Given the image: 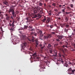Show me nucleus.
<instances>
[{
    "mask_svg": "<svg viewBox=\"0 0 75 75\" xmlns=\"http://www.w3.org/2000/svg\"><path fill=\"white\" fill-rule=\"evenodd\" d=\"M21 40H23L24 41V42L23 43L22 45H21V47L22 48H25L27 46V43L28 42V41H32L33 42H38V40L36 39L35 40L34 39L31 40L28 38L26 37L25 35H21Z\"/></svg>",
    "mask_w": 75,
    "mask_h": 75,
    "instance_id": "obj_1",
    "label": "nucleus"
},
{
    "mask_svg": "<svg viewBox=\"0 0 75 75\" xmlns=\"http://www.w3.org/2000/svg\"><path fill=\"white\" fill-rule=\"evenodd\" d=\"M33 12L34 13H38L40 10V8L39 6H38L35 8H33Z\"/></svg>",
    "mask_w": 75,
    "mask_h": 75,
    "instance_id": "obj_2",
    "label": "nucleus"
},
{
    "mask_svg": "<svg viewBox=\"0 0 75 75\" xmlns=\"http://www.w3.org/2000/svg\"><path fill=\"white\" fill-rule=\"evenodd\" d=\"M13 22L12 24V27L11 28H9V30L11 31H13L14 30V22H15V21L14 20H13Z\"/></svg>",
    "mask_w": 75,
    "mask_h": 75,
    "instance_id": "obj_3",
    "label": "nucleus"
},
{
    "mask_svg": "<svg viewBox=\"0 0 75 75\" xmlns=\"http://www.w3.org/2000/svg\"><path fill=\"white\" fill-rule=\"evenodd\" d=\"M36 54H37V53H35L33 55L34 59H36V60H35V61H36L37 59H39L40 58V57L38 56H37V55H36Z\"/></svg>",
    "mask_w": 75,
    "mask_h": 75,
    "instance_id": "obj_4",
    "label": "nucleus"
},
{
    "mask_svg": "<svg viewBox=\"0 0 75 75\" xmlns=\"http://www.w3.org/2000/svg\"><path fill=\"white\" fill-rule=\"evenodd\" d=\"M14 12V7H11L9 9V11H8L9 14H10V13L11 12V13Z\"/></svg>",
    "mask_w": 75,
    "mask_h": 75,
    "instance_id": "obj_5",
    "label": "nucleus"
},
{
    "mask_svg": "<svg viewBox=\"0 0 75 75\" xmlns=\"http://www.w3.org/2000/svg\"><path fill=\"white\" fill-rule=\"evenodd\" d=\"M39 66L42 69H45V65H44V64H43V63H40Z\"/></svg>",
    "mask_w": 75,
    "mask_h": 75,
    "instance_id": "obj_6",
    "label": "nucleus"
},
{
    "mask_svg": "<svg viewBox=\"0 0 75 75\" xmlns=\"http://www.w3.org/2000/svg\"><path fill=\"white\" fill-rule=\"evenodd\" d=\"M42 16V15H40V14L39 13H38L37 14H35L34 15V17L35 18V17H39V18H41Z\"/></svg>",
    "mask_w": 75,
    "mask_h": 75,
    "instance_id": "obj_7",
    "label": "nucleus"
},
{
    "mask_svg": "<svg viewBox=\"0 0 75 75\" xmlns=\"http://www.w3.org/2000/svg\"><path fill=\"white\" fill-rule=\"evenodd\" d=\"M68 71L69 72H71V73H70V74H74V72H75V70H72L71 68H70L68 70Z\"/></svg>",
    "mask_w": 75,
    "mask_h": 75,
    "instance_id": "obj_8",
    "label": "nucleus"
},
{
    "mask_svg": "<svg viewBox=\"0 0 75 75\" xmlns=\"http://www.w3.org/2000/svg\"><path fill=\"white\" fill-rule=\"evenodd\" d=\"M57 37L58 38V39L59 40H61L62 38L64 37V36L62 35H58L57 36Z\"/></svg>",
    "mask_w": 75,
    "mask_h": 75,
    "instance_id": "obj_9",
    "label": "nucleus"
},
{
    "mask_svg": "<svg viewBox=\"0 0 75 75\" xmlns=\"http://www.w3.org/2000/svg\"><path fill=\"white\" fill-rule=\"evenodd\" d=\"M52 37V36L51 35H48L47 36H44L45 38H51Z\"/></svg>",
    "mask_w": 75,
    "mask_h": 75,
    "instance_id": "obj_10",
    "label": "nucleus"
},
{
    "mask_svg": "<svg viewBox=\"0 0 75 75\" xmlns=\"http://www.w3.org/2000/svg\"><path fill=\"white\" fill-rule=\"evenodd\" d=\"M42 31H39L38 32V34H40V37H42L43 36V34L42 33Z\"/></svg>",
    "mask_w": 75,
    "mask_h": 75,
    "instance_id": "obj_11",
    "label": "nucleus"
},
{
    "mask_svg": "<svg viewBox=\"0 0 75 75\" xmlns=\"http://www.w3.org/2000/svg\"><path fill=\"white\" fill-rule=\"evenodd\" d=\"M50 21H51V19H50V18H48L46 22V24L49 23V22Z\"/></svg>",
    "mask_w": 75,
    "mask_h": 75,
    "instance_id": "obj_12",
    "label": "nucleus"
},
{
    "mask_svg": "<svg viewBox=\"0 0 75 75\" xmlns=\"http://www.w3.org/2000/svg\"><path fill=\"white\" fill-rule=\"evenodd\" d=\"M12 14L13 16L14 17V18H15V17H16V12L15 11L12 13Z\"/></svg>",
    "mask_w": 75,
    "mask_h": 75,
    "instance_id": "obj_13",
    "label": "nucleus"
},
{
    "mask_svg": "<svg viewBox=\"0 0 75 75\" xmlns=\"http://www.w3.org/2000/svg\"><path fill=\"white\" fill-rule=\"evenodd\" d=\"M49 52L50 54H52V52H53V49L51 48L49 49Z\"/></svg>",
    "mask_w": 75,
    "mask_h": 75,
    "instance_id": "obj_14",
    "label": "nucleus"
},
{
    "mask_svg": "<svg viewBox=\"0 0 75 75\" xmlns=\"http://www.w3.org/2000/svg\"><path fill=\"white\" fill-rule=\"evenodd\" d=\"M39 13L41 14H42V16H43L44 15V13H43V10L42 9L41 10H40V11Z\"/></svg>",
    "mask_w": 75,
    "mask_h": 75,
    "instance_id": "obj_15",
    "label": "nucleus"
},
{
    "mask_svg": "<svg viewBox=\"0 0 75 75\" xmlns=\"http://www.w3.org/2000/svg\"><path fill=\"white\" fill-rule=\"evenodd\" d=\"M4 4L7 6H8V2H7L6 1H5V2H4Z\"/></svg>",
    "mask_w": 75,
    "mask_h": 75,
    "instance_id": "obj_16",
    "label": "nucleus"
},
{
    "mask_svg": "<svg viewBox=\"0 0 75 75\" xmlns=\"http://www.w3.org/2000/svg\"><path fill=\"white\" fill-rule=\"evenodd\" d=\"M62 8H64L62 10V12H65V9H66V8H65V7H62Z\"/></svg>",
    "mask_w": 75,
    "mask_h": 75,
    "instance_id": "obj_17",
    "label": "nucleus"
},
{
    "mask_svg": "<svg viewBox=\"0 0 75 75\" xmlns=\"http://www.w3.org/2000/svg\"><path fill=\"white\" fill-rule=\"evenodd\" d=\"M68 30L69 29L68 28H66L64 30L65 32H66V33H67V32H68Z\"/></svg>",
    "mask_w": 75,
    "mask_h": 75,
    "instance_id": "obj_18",
    "label": "nucleus"
},
{
    "mask_svg": "<svg viewBox=\"0 0 75 75\" xmlns=\"http://www.w3.org/2000/svg\"><path fill=\"white\" fill-rule=\"evenodd\" d=\"M10 19V16L6 17V21H8Z\"/></svg>",
    "mask_w": 75,
    "mask_h": 75,
    "instance_id": "obj_19",
    "label": "nucleus"
},
{
    "mask_svg": "<svg viewBox=\"0 0 75 75\" xmlns=\"http://www.w3.org/2000/svg\"><path fill=\"white\" fill-rule=\"evenodd\" d=\"M66 50H67L65 49L62 50V52H63V53L64 55H65V51Z\"/></svg>",
    "mask_w": 75,
    "mask_h": 75,
    "instance_id": "obj_20",
    "label": "nucleus"
},
{
    "mask_svg": "<svg viewBox=\"0 0 75 75\" xmlns=\"http://www.w3.org/2000/svg\"><path fill=\"white\" fill-rule=\"evenodd\" d=\"M34 43L35 45V47H37V45H38V42H35Z\"/></svg>",
    "mask_w": 75,
    "mask_h": 75,
    "instance_id": "obj_21",
    "label": "nucleus"
},
{
    "mask_svg": "<svg viewBox=\"0 0 75 75\" xmlns=\"http://www.w3.org/2000/svg\"><path fill=\"white\" fill-rule=\"evenodd\" d=\"M39 4L40 6H42L43 5V4H42L41 2H39Z\"/></svg>",
    "mask_w": 75,
    "mask_h": 75,
    "instance_id": "obj_22",
    "label": "nucleus"
},
{
    "mask_svg": "<svg viewBox=\"0 0 75 75\" xmlns=\"http://www.w3.org/2000/svg\"><path fill=\"white\" fill-rule=\"evenodd\" d=\"M40 46L41 47V49H43V48L44 47V45H42L41 44L40 45Z\"/></svg>",
    "mask_w": 75,
    "mask_h": 75,
    "instance_id": "obj_23",
    "label": "nucleus"
},
{
    "mask_svg": "<svg viewBox=\"0 0 75 75\" xmlns=\"http://www.w3.org/2000/svg\"><path fill=\"white\" fill-rule=\"evenodd\" d=\"M59 61H60V62H62V63H63V62H64V61H63V60H62V59H61V58L59 59Z\"/></svg>",
    "mask_w": 75,
    "mask_h": 75,
    "instance_id": "obj_24",
    "label": "nucleus"
},
{
    "mask_svg": "<svg viewBox=\"0 0 75 75\" xmlns=\"http://www.w3.org/2000/svg\"><path fill=\"white\" fill-rule=\"evenodd\" d=\"M68 64L67 63H65L64 64V66L66 67H68Z\"/></svg>",
    "mask_w": 75,
    "mask_h": 75,
    "instance_id": "obj_25",
    "label": "nucleus"
},
{
    "mask_svg": "<svg viewBox=\"0 0 75 75\" xmlns=\"http://www.w3.org/2000/svg\"><path fill=\"white\" fill-rule=\"evenodd\" d=\"M67 9L68 10H71V8L69 6H67Z\"/></svg>",
    "mask_w": 75,
    "mask_h": 75,
    "instance_id": "obj_26",
    "label": "nucleus"
},
{
    "mask_svg": "<svg viewBox=\"0 0 75 75\" xmlns=\"http://www.w3.org/2000/svg\"><path fill=\"white\" fill-rule=\"evenodd\" d=\"M28 27V26L26 25H24V28L25 29V30H26V29H27V28Z\"/></svg>",
    "mask_w": 75,
    "mask_h": 75,
    "instance_id": "obj_27",
    "label": "nucleus"
},
{
    "mask_svg": "<svg viewBox=\"0 0 75 75\" xmlns=\"http://www.w3.org/2000/svg\"><path fill=\"white\" fill-rule=\"evenodd\" d=\"M39 70L40 72H42V71H44V69H42V68H41V67H40V69Z\"/></svg>",
    "mask_w": 75,
    "mask_h": 75,
    "instance_id": "obj_28",
    "label": "nucleus"
},
{
    "mask_svg": "<svg viewBox=\"0 0 75 75\" xmlns=\"http://www.w3.org/2000/svg\"><path fill=\"white\" fill-rule=\"evenodd\" d=\"M3 17V15H0V18L2 19Z\"/></svg>",
    "mask_w": 75,
    "mask_h": 75,
    "instance_id": "obj_29",
    "label": "nucleus"
},
{
    "mask_svg": "<svg viewBox=\"0 0 75 75\" xmlns=\"http://www.w3.org/2000/svg\"><path fill=\"white\" fill-rule=\"evenodd\" d=\"M56 40L57 41H58V42H59V41H60V39H57Z\"/></svg>",
    "mask_w": 75,
    "mask_h": 75,
    "instance_id": "obj_30",
    "label": "nucleus"
},
{
    "mask_svg": "<svg viewBox=\"0 0 75 75\" xmlns=\"http://www.w3.org/2000/svg\"><path fill=\"white\" fill-rule=\"evenodd\" d=\"M59 57H62V55H61V54L60 53H59Z\"/></svg>",
    "mask_w": 75,
    "mask_h": 75,
    "instance_id": "obj_31",
    "label": "nucleus"
},
{
    "mask_svg": "<svg viewBox=\"0 0 75 75\" xmlns=\"http://www.w3.org/2000/svg\"><path fill=\"white\" fill-rule=\"evenodd\" d=\"M43 60H44V62H45V64H47V61H45V57H44V58Z\"/></svg>",
    "mask_w": 75,
    "mask_h": 75,
    "instance_id": "obj_32",
    "label": "nucleus"
},
{
    "mask_svg": "<svg viewBox=\"0 0 75 75\" xmlns=\"http://www.w3.org/2000/svg\"><path fill=\"white\" fill-rule=\"evenodd\" d=\"M50 28H53V27H54V26L52 25H50Z\"/></svg>",
    "mask_w": 75,
    "mask_h": 75,
    "instance_id": "obj_33",
    "label": "nucleus"
},
{
    "mask_svg": "<svg viewBox=\"0 0 75 75\" xmlns=\"http://www.w3.org/2000/svg\"><path fill=\"white\" fill-rule=\"evenodd\" d=\"M56 4L55 3H53V4H52V6H54V7H55V5H56Z\"/></svg>",
    "mask_w": 75,
    "mask_h": 75,
    "instance_id": "obj_34",
    "label": "nucleus"
},
{
    "mask_svg": "<svg viewBox=\"0 0 75 75\" xmlns=\"http://www.w3.org/2000/svg\"><path fill=\"white\" fill-rule=\"evenodd\" d=\"M54 11H56L57 12V11H58V10L57 9H54Z\"/></svg>",
    "mask_w": 75,
    "mask_h": 75,
    "instance_id": "obj_35",
    "label": "nucleus"
},
{
    "mask_svg": "<svg viewBox=\"0 0 75 75\" xmlns=\"http://www.w3.org/2000/svg\"><path fill=\"white\" fill-rule=\"evenodd\" d=\"M45 20H46V18H44L43 20V22H45Z\"/></svg>",
    "mask_w": 75,
    "mask_h": 75,
    "instance_id": "obj_36",
    "label": "nucleus"
},
{
    "mask_svg": "<svg viewBox=\"0 0 75 75\" xmlns=\"http://www.w3.org/2000/svg\"><path fill=\"white\" fill-rule=\"evenodd\" d=\"M71 7V8H73V7H74V5H73V4H71L70 5Z\"/></svg>",
    "mask_w": 75,
    "mask_h": 75,
    "instance_id": "obj_37",
    "label": "nucleus"
},
{
    "mask_svg": "<svg viewBox=\"0 0 75 75\" xmlns=\"http://www.w3.org/2000/svg\"><path fill=\"white\" fill-rule=\"evenodd\" d=\"M58 43L55 44L54 45V46H55V47L58 46Z\"/></svg>",
    "mask_w": 75,
    "mask_h": 75,
    "instance_id": "obj_38",
    "label": "nucleus"
},
{
    "mask_svg": "<svg viewBox=\"0 0 75 75\" xmlns=\"http://www.w3.org/2000/svg\"><path fill=\"white\" fill-rule=\"evenodd\" d=\"M48 46L49 47H51V45L50 44H48Z\"/></svg>",
    "mask_w": 75,
    "mask_h": 75,
    "instance_id": "obj_39",
    "label": "nucleus"
},
{
    "mask_svg": "<svg viewBox=\"0 0 75 75\" xmlns=\"http://www.w3.org/2000/svg\"><path fill=\"white\" fill-rule=\"evenodd\" d=\"M68 42H66V46H68Z\"/></svg>",
    "mask_w": 75,
    "mask_h": 75,
    "instance_id": "obj_40",
    "label": "nucleus"
},
{
    "mask_svg": "<svg viewBox=\"0 0 75 75\" xmlns=\"http://www.w3.org/2000/svg\"><path fill=\"white\" fill-rule=\"evenodd\" d=\"M13 17H14V16H11V18L12 19V20H14V18H13Z\"/></svg>",
    "mask_w": 75,
    "mask_h": 75,
    "instance_id": "obj_41",
    "label": "nucleus"
},
{
    "mask_svg": "<svg viewBox=\"0 0 75 75\" xmlns=\"http://www.w3.org/2000/svg\"><path fill=\"white\" fill-rule=\"evenodd\" d=\"M5 16H6V17H8V16H10L8 15V14L7 13L6 14Z\"/></svg>",
    "mask_w": 75,
    "mask_h": 75,
    "instance_id": "obj_42",
    "label": "nucleus"
},
{
    "mask_svg": "<svg viewBox=\"0 0 75 75\" xmlns=\"http://www.w3.org/2000/svg\"><path fill=\"white\" fill-rule=\"evenodd\" d=\"M9 25L11 27L10 28H11V27H12V24L11 23H9Z\"/></svg>",
    "mask_w": 75,
    "mask_h": 75,
    "instance_id": "obj_43",
    "label": "nucleus"
},
{
    "mask_svg": "<svg viewBox=\"0 0 75 75\" xmlns=\"http://www.w3.org/2000/svg\"><path fill=\"white\" fill-rule=\"evenodd\" d=\"M65 13H66V14H70V13H70V12H66Z\"/></svg>",
    "mask_w": 75,
    "mask_h": 75,
    "instance_id": "obj_44",
    "label": "nucleus"
},
{
    "mask_svg": "<svg viewBox=\"0 0 75 75\" xmlns=\"http://www.w3.org/2000/svg\"><path fill=\"white\" fill-rule=\"evenodd\" d=\"M66 5H67V4H65L64 5H62V7H66Z\"/></svg>",
    "mask_w": 75,
    "mask_h": 75,
    "instance_id": "obj_45",
    "label": "nucleus"
},
{
    "mask_svg": "<svg viewBox=\"0 0 75 75\" xmlns=\"http://www.w3.org/2000/svg\"><path fill=\"white\" fill-rule=\"evenodd\" d=\"M26 20H27V21L28 22H30V21L28 18H26Z\"/></svg>",
    "mask_w": 75,
    "mask_h": 75,
    "instance_id": "obj_46",
    "label": "nucleus"
},
{
    "mask_svg": "<svg viewBox=\"0 0 75 75\" xmlns=\"http://www.w3.org/2000/svg\"><path fill=\"white\" fill-rule=\"evenodd\" d=\"M65 20H66V21H68V18L67 17H66Z\"/></svg>",
    "mask_w": 75,
    "mask_h": 75,
    "instance_id": "obj_47",
    "label": "nucleus"
},
{
    "mask_svg": "<svg viewBox=\"0 0 75 75\" xmlns=\"http://www.w3.org/2000/svg\"><path fill=\"white\" fill-rule=\"evenodd\" d=\"M69 25H65V27H69Z\"/></svg>",
    "mask_w": 75,
    "mask_h": 75,
    "instance_id": "obj_48",
    "label": "nucleus"
},
{
    "mask_svg": "<svg viewBox=\"0 0 75 75\" xmlns=\"http://www.w3.org/2000/svg\"><path fill=\"white\" fill-rule=\"evenodd\" d=\"M55 34V33L54 32H52V34Z\"/></svg>",
    "mask_w": 75,
    "mask_h": 75,
    "instance_id": "obj_49",
    "label": "nucleus"
},
{
    "mask_svg": "<svg viewBox=\"0 0 75 75\" xmlns=\"http://www.w3.org/2000/svg\"><path fill=\"white\" fill-rule=\"evenodd\" d=\"M64 26H65V25H62L61 26V27L62 28L63 27H64Z\"/></svg>",
    "mask_w": 75,
    "mask_h": 75,
    "instance_id": "obj_50",
    "label": "nucleus"
},
{
    "mask_svg": "<svg viewBox=\"0 0 75 75\" xmlns=\"http://www.w3.org/2000/svg\"><path fill=\"white\" fill-rule=\"evenodd\" d=\"M30 31H34V29H32L30 30Z\"/></svg>",
    "mask_w": 75,
    "mask_h": 75,
    "instance_id": "obj_51",
    "label": "nucleus"
},
{
    "mask_svg": "<svg viewBox=\"0 0 75 75\" xmlns=\"http://www.w3.org/2000/svg\"><path fill=\"white\" fill-rule=\"evenodd\" d=\"M59 7H62V5H59Z\"/></svg>",
    "mask_w": 75,
    "mask_h": 75,
    "instance_id": "obj_52",
    "label": "nucleus"
},
{
    "mask_svg": "<svg viewBox=\"0 0 75 75\" xmlns=\"http://www.w3.org/2000/svg\"><path fill=\"white\" fill-rule=\"evenodd\" d=\"M30 50L31 51H32V50H33V48H32V47H30Z\"/></svg>",
    "mask_w": 75,
    "mask_h": 75,
    "instance_id": "obj_53",
    "label": "nucleus"
},
{
    "mask_svg": "<svg viewBox=\"0 0 75 75\" xmlns=\"http://www.w3.org/2000/svg\"><path fill=\"white\" fill-rule=\"evenodd\" d=\"M61 11H59L58 13V14H60V13H61Z\"/></svg>",
    "mask_w": 75,
    "mask_h": 75,
    "instance_id": "obj_54",
    "label": "nucleus"
},
{
    "mask_svg": "<svg viewBox=\"0 0 75 75\" xmlns=\"http://www.w3.org/2000/svg\"><path fill=\"white\" fill-rule=\"evenodd\" d=\"M59 44L61 45L62 44V42H59Z\"/></svg>",
    "mask_w": 75,
    "mask_h": 75,
    "instance_id": "obj_55",
    "label": "nucleus"
},
{
    "mask_svg": "<svg viewBox=\"0 0 75 75\" xmlns=\"http://www.w3.org/2000/svg\"><path fill=\"white\" fill-rule=\"evenodd\" d=\"M54 25V26H56V27H57V25L55 23Z\"/></svg>",
    "mask_w": 75,
    "mask_h": 75,
    "instance_id": "obj_56",
    "label": "nucleus"
},
{
    "mask_svg": "<svg viewBox=\"0 0 75 75\" xmlns=\"http://www.w3.org/2000/svg\"><path fill=\"white\" fill-rule=\"evenodd\" d=\"M62 57H64V58L65 56H64V55L63 54H62Z\"/></svg>",
    "mask_w": 75,
    "mask_h": 75,
    "instance_id": "obj_57",
    "label": "nucleus"
},
{
    "mask_svg": "<svg viewBox=\"0 0 75 75\" xmlns=\"http://www.w3.org/2000/svg\"><path fill=\"white\" fill-rule=\"evenodd\" d=\"M29 28H33V27H32V26H29Z\"/></svg>",
    "mask_w": 75,
    "mask_h": 75,
    "instance_id": "obj_58",
    "label": "nucleus"
},
{
    "mask_svg": "<svg viewBox=\"0 0 75 75\" xmlns=\"http://www.w3.org/2000/svg\"><path fill=\"white\" fill-rule=\"evenodd\" d=\"M58 19L59 20H61V18H58Z\"/></svg>",
    "mask_w": 75,
    "mask_h": 75,
    "instance_id": "obj_59",
    "label": "nucleus"
},
{
    "mask_svg": "<svg viewBox=\"0 0 75 75\" xmlns=\"http://www.w3.org/2000/svg\"><path fill=\"white\" fill-rule=\"evenodd\" d=\"M72 35H75V33H72Z\"/></svg>",
    "mask_w": 75,
    "mask_h": 75,
    "instance_id": "obj_60",
    "label": "nucleus"
},
{
    "mask_svg": "<svg viewBox=\"0 0 75 75\" xmlns=\"http://www.w3.org/2000/svg\"><path fill=\"white\" fill-rule=\"evenodd\" d=\"M16 39H13V40H14V41H16Z\"/></svg>",
    "mask_w": 75,
    "mask_h": 75,
    "instance_id": "obj_61",
    "label": "nucleus"
},
{
    "mask_svg": "<svg viewBox=\"0 0 75 75\" xmlns=\"http://www.w3.org/2000/svg\"><path fill=\"white\" fill-rule=\"evenodd\" d=\"M44 7L46 6V4H44Z\"/></svg>",
    "mask_w": 75,
    "mask_h": 75,
    "instance_id": "obj_62",
    "label": "nucleus"
},
{
    "mask_svg": "<svg viewBox=\"0 0 75 75\" xmlns=\"http://www.w3.org/2000/svg\"><path fill=\"white\" fill-rule=\"evenodd\" d=\"M49 16H51V13H49Z\"/></svg>",
    "mask_w": 75,
    "mask_h": 75,
    "instance_id": "obj_63",
    "label": "nucleus"
},
{
    "mask_svg": "<svg viewBox=\"0 0 75 75\" xmlns=\"http://www.w3.org/2000/svg\"><path fill=\"white\" fill-rule=\"evenodd\" d=\"M19 33L20 34H22V32L21 31H19Z\"/></svg>",
    "mask_w": 75,
    "mask_h": 75,
    "instance_id": "obj_64",
    "label": "nucleus"
}]
</instances>
